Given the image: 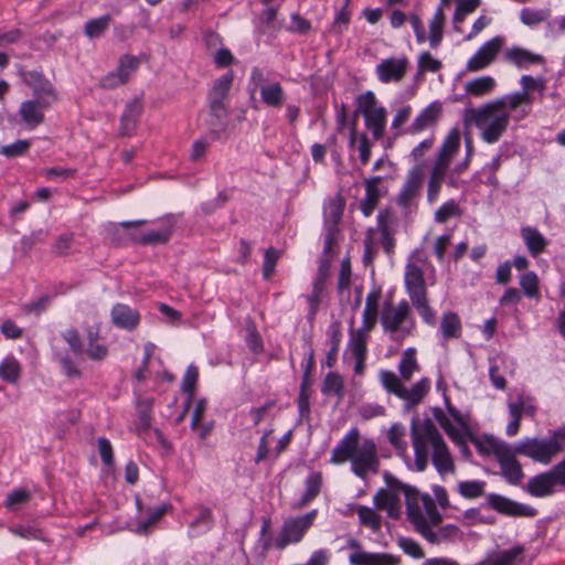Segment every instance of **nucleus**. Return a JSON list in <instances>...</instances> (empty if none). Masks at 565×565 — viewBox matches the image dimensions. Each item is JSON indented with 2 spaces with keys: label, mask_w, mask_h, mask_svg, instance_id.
<instances>
[{
  "label": "nucleus",
  "mask_w": 565,
  "mask_h": 565,
  "mask_svg": "<svg viewBox=\"0 0 565 565\" xmlns=\"http://www.w3.org/2000/svg\"><path fill=\"white\" fill-rule=\"evenodd\" d=\"M523 100L526 97L507 95L479 107L466 108L462 115L463 125L476 126L484 142L495 143L508 130L511 118L520 121L529 115V109L520 108V102Z\"/></svg>",
  "instance_id": "obj_1"
},
{
  "label": "nucleus",
  "mask_w": 565,
  "mask_h": 565,
  "mask_svg": "<svg viewBox=\"0 0 565 565\" xmlns=\"http://www.w3.org/2000/svg\"><path fill=\"white\" fill-rule=\"evenodd\" d=\"M460 149V132L452 129L437 150L428 171L427 201L434 204L445 183L450 188H458L459 177L467 170V163L454 164Z\"/></svg>",
  "instance_id": "obj_2"
},
{
  "label": "nucleus",
  "mask_w": 565,
  "mask_h": 565,
  "mask_svg": "<svg viewBox=\"0 0 565 565\" xmlns=\"http://www.w3.org/2000/svg\"><path fill=\"white\" fill-rule=\"evenodd\" d=\"M412 438L415 450V466L418 471H424L428 466L429 455L433 465L441 475L455 472V462L450 451L430 420L412 425Z\"/></svg>",
  "instance_id": "obj_3"
},
{
  "label": "nucleus",
  "mask_w": 565,
  "mask_h": 565,
  "mask_svg": "<svg viewBox=\"0 0 565 565\" xmlns=\"http://www.w3.org/2000/svg\"><path fill=\"white\" fill-rule=\"evenodd\" d=\"M351 462L352 471L366 479L370 473H377L380 460L376 446L372 439L360 440V431L352 428L332 450L331 462L340 465Z\"/></svg>",
  "instance_id": "obj_4"
},
{
  "label": "nucleus",
  "mask_w": 565,
  "mask_h": 565,
  "mask_svg": "<svg viewBox=\"0 0 565 565\" xmlns=\"http://www.w3.org/2000/svg\"><path fill=\"white\" fill-rule=\"evenodd\" d=\"M406 511L408 520L422 535L428 527L438 526L443 520L433 498L415 488L406 492Z\"/></svg>",
  "instance_id": "obj_5"
},
{
  "label": "nucleus",
  "mask_w": 565,
  "mask_h": 565,
  "mask_svg": "<svg viewBox=\"0 0 565 565\" xmlns=\"http://www.w3.org/2000/svg\"><path fill=\"white\" fill-rule=\"evenodd\" d=\"M405 286L409 299L419 313L428 324H434L436 316L434 310L428 303L427 288L424 280V273L420 267L413 263H408L405 269Z\"/></svg>",
  "instance_id": "obj_6"
},
{
  "label": "nucleus",
  "mask_w": 565,
  "mask_h": 565,
  "mask_svg": "<svg viewBox=\"0 0 565 565\" xmlns=\"http://www.w3.org/2000/svg\"><path fill=\"white\" fill-rule=\"evenodd\" d=\"M484 451L495 457L501 468V475L510 484H519L523 480L524 473L515 457L518 454L515 447L495 438H488L484 443Z\"/></svg>",
  "instance_id": "obj_7"
},
{
  "label": "nucleus",
  "mask_w": 565,
  "mask_h": 565,
  "mask_svg": "<svg viewBox=\"0 0 565 565\" xmlns=\"http://www.w3.org/2000/svg\"><path fill=\"white\" fill-rule=\"evenodd\" d=\"M270 73L260 67H254L250 72L248 92L253 99L258 92L262 102L270 108L278 109L282 107L286 95L281 84L277 81H270Z\"/></svg>",
  "instance_id": "obj_8"
},
{
  "label": "nucleus",
  "mask_w": 565,
  "mask_h": 565,
  "mask_svg": "<svg viewBox=\"0 0 565 565\" xmlns=\"http://www.w3.org/2000/svg\"><path fill=\"white\" fill-rule=\"evenodd\" d=\"M381 323L395 340L408 335L414 328L408 302L402 301L396 306L386 303L381 313Z\"/></svg>",
  "instance_id": "obj_9"
},
{
  "label": "nucleus",
  "mask_w": 565,
  "mask_h": 565,
  "mask_svg": "<svg viewBox=\"0 0 565 565\" xmlns=\"http://www.w3.org/2000/svg\"><path fill=\"white\" fill-rule=\"evenodd\" d=\"M234 82L233 72H227L216 78L209 90V108L212 118L211 125L214 127L223 126L228 115L226 100Z\"/></svg>",
  "instance_id": "obj_10"
},
{
  "label": "nucleus",
  "mask_w": 565,
  "mask_h": 565,
  "mask_svg": "<svg viewBox=\"0 0 565 565\" xmlns=\"http://www.w3.org/2000/svg\"><path fill=\"white\" fill-rule=\"evenodd\" d=\"M386 483L385 489H380L374 495V504L379 510H383L392 519H398L402 513L401 493L406 497L407 490L413 487L402 483L390 472L384 473Z\"/></svg>",
  "instance_id": "obj_11"
},
{
  "label": "nucleus",
  "mask_w": 565,
  "mask_h": 565,
  "mask_svg": "<svg viewBox=\"0 0 565 565\" xmlns=\"http://www.w3.org/2000/svg\"><path fill=\"white\" fill-rule=\"evenodd\" d=\"M380 380L385 390L406 402L407 407H412L422 402L429 391L430 383L427 379H422L412 388H406L397 375L391 371H382Z\"/></svg>",
  "instance_id": "obj_12"
},
{
  "label": "nucleus",
  "mask_w": 565,
  "mask_h": 565,
  "mask_svg": "<svg viewBox=\"0 0 565 565\" xmlns=\"http://www.w3.org/2000/svg\"><path fill=\"white\" fill-rule=\"evenodd\" d=\"M356 104L358 111L364 116L366 127L372 130L374 138H382L386 124V110L377 105L374 93L366 92L360 95Z\"/></svg>",
  "instance_id": "obj_13"
},
{
  "label": "nucleus",
  "mask_w": 565,
  "mask_h": 565,
  "mask_svg": "<svg viewBox=\"0 0 565 565\" xmlns=\"http://www.w3.org/2000/svg\"><path fill=\"white\" fill-rule=\"evenodd\" d=\"M515 451L535 462L548 465L558 455V447L550 438H525L515 445Z\"/></svg>",
  "instance_id": "obj_14"
},
{
  "label": "nucleus",
  "mask_w": 565,
  "mask_h": 565,
  "mask_svg": "<svg viewBox=\"0 0 565 565\" xmlns=\"http://www.w3.org/2000/svg\"><path fill=\"white\" fill-rule=\"evenodd\" d=\"M147 223L146 220L127 221L119 224H110L108 231L113 234L117 233L118 227L129 231L131 239L142 245H159L166 244L171 235V228L168 227L162 231H149L147 233H138L136 230Z\"/></svg>",
  "instance_id": "obj_15"
},
{
  "label": "nucleus",
  "mask_w": 565,
  "mask_h": 565,
  "mask_svg": "<svg viewBox=\"0 0 565 565\" xmlns=\"http://www.w3.org/2000/svg\"><path fill=\"white\" fill-rule=\"evenodd\" d=\"M316 515L317 511L312 510L302 516L287 520L284 523L280 536L276 541V545L279 548H284L290 543L299 542L306 531L312 525Z\"/></svg>",
  "instance_id": "obj_16"
},
{
  "label": "nucleus",
  "mask_w": 565,
  "mask_h": 565,
  "mask_svg": "<svg viewBox=\"0 0 565 565\" xmlns=\"http://www.w3.org/2000/svg\"><path fill=\"white\" fill-rule=\"evenodd\" d=\"M488 504L499 513L516 516V518H531L535 516L537 511L530 505L515 502L507 497L491 493L487 497Z\"/></svg>",
  "instance_id": "obj_17"
},
{
  "label": "nucleus",
  "mask_w": 565,
  "mask_h": 565,
  "mask_svg": "<svg viewBox=\"0 0 565 565\" xmlns=\"http://www.w3.org/2000/svg\"><path fill=\"white\" fill-rule=\"evenodd\" d=\"M424 180V167L418 163L407 173L403 188L397 196V202L403 207H408L419 195Z\"/></svg>",
  "instance_id": "obj_18"
},
{
  "label": "nucleus",
  "mask_w": 565,
  "mask_h": 565,
  "mask_svg": "<svg viewBox=\"0 0 565 565\" xmlns=\"http://www.w3.org/2000/svg\"><path fill=\"white\" fill-rule=\"evenodd\" d=\"M409 67V61L406 56L390 57L383 60L376 65V74L379 79L384 83H398L405 77Z\"/></svg>",
  "instance_id": "obj_19"
},
{
  "label": "nucleus",
  "mask_w": 565,
  "mask_h": 565,
  "mask_svg": "<svg viewBox=\"0 0 565 565\" xmlns=\"http://www.w3.org/2000/svg\"><path fill=\"white\" fill-rule=\"evenodd\" d=\"M349 546L356 550L350 555L352 565H398L399 558L385 553H367L360 551V543L355 539L349 541Z\"/></svg>",
  "instance_id": "obj_20"
},
{
  "label": "nucleus",
  "mask_w": 565,
  "mask_h": 565,
  "mask_svg": "<svg viewBox=\"0 0 565 565\" xmlns=\"http://www.w3.org/2000/svg\"><path fill=\"white\" fill-rule=\"evenodd\" d=\"M24 83L32 89L34 98L46 100L54 104L57 100V94L52 83L43 74L32 71L23 74Z\"/></svg>",
  "instance_id": "obj_21"
},
{
  "label": "nucleus",
  "mask_w": 565,
  "mask_h": 565,
  "mask_svg": "<svg viewBox=\"0 0 565 565\" xmlns=\"http://www.w3.org/2000/svg\"><path fill=\"white\" fill-rule=\"evenodd\" d=\"M503 42L504 40L502 36H495L483 44L468 61V71L476 72L487 67L502 49Z\"/></svg>",
  "instance_id": "obj_22"
},
{
  "label": "nucleus",
  "mask_w": 565,
  "mask_h": 565,
  "mask_svg": "<svg viewBox=\"0 0 565 565\" xmlns=\"http://www.w3.org/2000/svg\"><path fill=\"white\" fill-rule=\"evenodd\" d=\"M53 104L36 98L24 100L20 105L19 114L21 120L29 127L35 128L43 124L44 111Z\"/></svg>",
  "instance_id": "obj_23"
},
{
  "label": "nucleus",
  "mask_w": 565,
  "mask_h": 565,
  "mask_svg": "<svg viewBox=\"0 0 565 565\" xmlns=\"http://www.w3.org/2000/svg\"><path fill=\"white\" fill-rule=\"evenodd\" d=\"M111 322L120 329L132 331L140 322V315L136 309L130 308L124 303H117L113 307Z\"/></svg>",
  "instance_id": "obj_24"
},
{
  "label": "nucleus",
  "mask_w": 565,
  "mask_h": 565,
  "mask_svg": "<svg viewBox=\"0 0 565 565\" xmlns=\"http://www.w3.org/2000/svg\"><path fill=\"white\" fill-rule=\"evenodd\" d=\"M394 222V215L387 210L381 211L377 215V226L381 233V244L387 254H391L394 248V238L392 233V225Z\"/></svg>",
  "instance_id": "obj_25"
},
{
  "label": "nucleus",
  "mask_w": 565,
  "mask_h": 565,
  "mask_svg": "<svg viewBox=\"0 0 565 565\" xmlns=\"http://www.w3.org/2000/svg\"><path fill=\"white\" fill-rule=\"evenodd\" d=\"M555 484L547 472L540 473L529 480L526 491L537 498L547 497L554 493Z\"/></svg>",
  "instance_id": "obj_26"
},
{
  "label": "nucleus",
  "mask_w": 565,
  "mask_h": 565,
  "mask_svg": "<svg viewBox=\"0 0 565 565\" xmlns=\"http://www.w3.org/2000/svg\"><path fill=\"white\" fill-rule=\"evenodd\" d=\"M441 114V105L438 102L428 105L409 127L412 134H417L437 121Z\"/></svg>",
  "instance_id": "obj_27"
},
{
  "label": "nucleus",
  "mask_w": 565,
  "mask_h": 565,
  "mask_svg": "<svg viewBox=\"0 0 565 565\" xmlns=\"http://www.w3.org/2000/svg\"><path fill=\"white\" fill-rule=\"evenodd\" d=\"M142 104L138 98H135L127 104L126 109L121 116L120 135L129 136L136 128L137 120L141 114Z\"/></svg>",
  "instance_id": "obj_28"
},
{
  "label": "nucleus",
  "mask_w": 565,
  "mask_h": 565,
  "mask_svg": "<svg viewBox=\"0 0 565 565\" xmlns=\"http://www.w3.org/2000/svg\"><path fill=\"white\" fill-rule=\"evenodd\" d=\"M381 177H373L365 181L366 195L361 203V210L365 216H370L377 205L381 196L379 184L381 183Z\"/></svg>",
  "instance_id": "obj_29"
},
{
  "label": "nucleus",
  "mask_w": 565,
  "mask_h": 565,
  "mask_svg": "<svg viewBox=\"0 0 565 565\" xmlns=\"http://www.w3.org/2000/svg\"><path fill=\"white\" fill-rule=\"evenodd\" d=\"M505 58L520 68L527 67L531 64H540L544 62L542 55L534 54L521 47H512L508 50L505 52Z\"/></svg>",
  "instance_id": "obj_30"
},
{
  "label": "nucleus",
  "mask_w": 565,
  "mask_h": 565,
  "mask_svg": "<svg viewBox=\"0 0 565 565\" xmlns=\"http://www.w3.org/2000/svg\"><path fill=\"white\" fill-rule=\"evenodd\" d=\"M521 85L523 90L513 93L512 95H520L526 97V100L520 102V108H526L533 102L531 92L540 90L543 92L545 89V82L542 78H534L530 75H524L521 78Z\"/></svg>",
  "instance_id": "obj_31"
},
{
  "label": "nucleus",
  "mask_w": 565,
  "mask_h": 565,
  "mask_svg": "<svg viewBox=\"0 0 565 565\" xmlns=\"http://www.w3.org/2000/svg\"><path fill=\"white\" fill-rule=\"evenodd\" d=\"M521 234L527 250L532 256H537L544 250L546 239L536 228L524 227L522 228Z\"/></svg>",
  "instance_id": "obj_32"
},
{
  "label": "nucleus",
  "mask_w": 565,
  "mask_h": 565,
  "mask_svg": "<svg viewBox=\"0 0 565 565\" xmlns=\"http://www.w3.org/2000/svg\"><path fill=\"white\" fill-rule=\"evenodd\" d=\"M495 85L493 77L482 76L467 82L465 90L476 97H482L490 94L494 89Z\"/></svg>",
  "instance_id": "obj_33"
},
{
  "label": "nucleus",
  "mask_w": 565,
  "mask_h": 565,
  "mask_svg": "<svg viewBox=\"0 0 565 565\" xmlns=\"http://www.w3.org/2000/svg\"><path fill=\"white\" fill-rule=\"evenodd\" d=\"M344 210V201L341 198L331 200L324 209V218L328 230L335 231Z\"/></svg>",
  "instance_id": "obj_34"
},
{
  "label": "nucleus",
  "mask_w": 565,
  "mask_h": 565,
  "mask_svg": "<svg viewBox=\"0 0 565 565\" xmlns=\"http://www.w3.org/2000/svg\"><path fill=\"white\" fill-rule=\"evenodd\" d=\"M458 527L456 525H446L439 527L437 531H434V527H428L427 531L423 533V536L430 543L439 544L444 541L450 540L458 534Z\"/></svg>",
  "instance_id": "obj_35"
},
{
  "label": "nucleus",
  "mask_w": 565,
  "mask_h": 565,
  "mask_svg": "<svg viewBox=\"0 0 565 565\" xmlns=\"http://www.w3.org/2000/svg\"><path fill=\"white\" fill-rule=\"evenodd\" d=\"M440 329L444 338H458L461 331L459 317L454 312L444 313L440 322Z\"/></svg>",
  "instance_id": "obj_36"
},
{
  "label": "nucleus",
  "mask_w": 565,
  "mask_h": 565,
  "mask_svg": "<svg viewBox=\"0 0 565 565\" xmlns=\"http://www.w3.org/2000/svg\"><path fill=\"white\" fill-rule=\"evenodd\" d=\"M444 24L445 13L443 12V8L438 7L429 24V42L431 47H436L440 43L443 38Z\"/></svg>",
  "instance_id": "obj_37"
},
{
  "label": "nucleus",
  "mask_w": 565,
  "mask_h": 565,
  "mask_svg": "<svg viewBox=\"0 0 565 565\" xmlns=\"http://www.w3.org/2000/svg\"><path fill=\"white\" fill-rule=\"evenodd\" d=\"M110 17L103 15L86 22L84 33L89 39H97L109 28Z\"/></svg>",
  "instance_id": "obj_38"
},
{
  "label": "nucleus",
  "mask_w": 565,
  "mask_h": 565,
  "mask_svg": "<svg viewBox=\"0 0 565 565\" xmlns=\"http://www.w3.org/2000/svg\"><path fill=\"white\" fill-rule=\"evenodd\" d=\"M508 408L512 420L507 426V435L513 437L520 430L521 418L523 415V399L520 397L518 402L509 403Z\"/></svg>",
  "instance_id": "obj_39"
},
{
  "label": "nucleus",
  "mask_w": 565,
  "mask_h": 565,
  "mask_svg": "<svg viewBox=\"0 0 565 565\" xmlns=\"http://www.w3.org/2000/svg\"><path fill=\"white\" fill-rule=\"evenodd\" d=\"M280 25L277 22V9L268 7L259 15V29L264 34L274 33L279 30Z\"/></svg>",
  "instance_id": "obj_40"
},
{
  "label": "nucleus",
  "mask_w": 565,
  "mask_h": 565,
  "mask_svg": "<svg viewBox=\"0 0 565 565\" xmlns=\"http://www.w3.org/2000/svg\"><path fill=\"white\" fill-rule=\"evenodd\" d=\"M418 369L414 349H407L403 353L402 361L399 362L398 370L401 376L405 381H409L413 373Z\"/></svg>",
  "instance_id": "obj_41"
},
{
  "label": "nucleus",
  "mask_w": 565,
  "mask_h": 565,
  "mask_svg": "<svg viewBox=\"0 0 565 565\" xmlns=\"http://www.w3.org/2000/svg\"><path fill=\"white\" fill-rule=\"evenodd\" d=\"M21 367L14 358H7L0 364V377L9 383H17L20 377Z\"/></svg>",
  "instance_id": "obj_42"
},
{
  "label": "nucleus",
  "mask_w": 565,
  "mask_h": 565,
  "mask_svg": "<svg viewBox=\"0 0 565 565\" xmlns=\"http://www.w3.org/2000/svg\"><path fill=\"white\" fill-rule=\"evenodd\" d=\"M366 340L367 335L351 331L349 341V351L354 359H365L366 356Z\"/></svg>",
  "instance_id": "obj_43"
},
{
  "label": "nucleus",
  "mask_w": 565,
  "mask_h": 565,
  "mask_svg": "<svg viewBox=\"0 0 565 565\" xmlns=\"http://www.w3.org/2000/svg\"><path fill=\"white\" fill-rule=\"evenodd\" d=\"M322 478L319 472H312L306 480V492L302 497L301 504L305 505L313 500L320 492Z\"/></svg>",
  "instance_id": "obj_44"
},
{
  "label": "nucleus",
  "mask_w": 565,
  "mask_h": 565,
  "mask_svg": "<svg viewBox=\"0 0 565 565\" xmlns=\"http://www.w3.org/2000/svg\"><path fill=\"white\" fill-rule=\"evenodd\" d=\"M461 215V210L455 200L447 201L435 212V221L437 223H446L451 217Z\"/></svg>",
  "instance_id": "obj_45"
},
{
  "label": "nucleus",
  "mask_w": 565,
  "mask_h": 565,
  "mask_svg": "<svg viewBox=\"0 0 565 565\" xmlns=\"http://www.w3.org/2000/svg\"><path fill=\"white\" fill-rule=\"evenodd\" d=\"M484 481H462L459 483L458 489L462 497L467 499H476L484 493Z\"/></svg>",
  "instance_id": "obj_46"
},
{
  "label": "nucleus",
  "mask_w": 565,
  "mask_h": 565,
  "mask_svg": "<svg viewBox=\"0 0 565 565\" xmlns=\"http://www.w3.org/2000/svg\"><path fill=\"white\" fill-rule=\"evenodd\" d=\"M480 6V0H459L457 10L454 17L455 28L458 30L459 24L463 22L465 18L473 12Z\"/></svg>",
  "instance_id": "obj_47"
},
{
  "label": "nucleus",
  "mask_w": 565,
  "mask_h": 565,
  "mask_svg": "<svg viewBox=\"0 0 565 565\" xmlns=\"http://www.w3.org/2000/svg\"><path fill=\"white\" fill-rule=\"evenodd\" d=\"M97 333L88 332V347L86 349V354L89 359L95 361H102L107 356V348L97 342Z\"/></svg>",
  "instance_id": "obj_48"
},
{
  "label": "nucleus",
  "mask_w": 565,
  "mask_h": 565,
  "mask_svg": "<svg viewBox=\"0 0 565 565\" xmlns=\"http://www.w3.org/2000/svg\"><path fill=\"white\" fill-rule=\"evenodd\" d=\"M520 285L523 292L530 298H539V278L535 273L527 271L521 276Z\"/></svg>",
  "instance_id": "obj_49"
},
{
  "label": "nucleus",
  "mask_w": 565,
  "mask_h": 565,
  "mask_svg": "<svg viewBox=\"0 0 565 565\" xmlns=\"http://www.w3.org/2000/svg\"><path fill=\"white\" fill-rule=\"evenodd\" d=\"M139 58L132 55H124L118 63L117 70L121 74V77L126 81H129L130 76L138 70L139 67Z\"/></svg>",
  "instance_id": "obj_50"
},
{
  "label": "nucleus",
  "mask_w": 565,
  "mask_h": 565,
  "mask_svg": "<svg viewBox=\"0 0 565 565\" xmlns=\"http://www.w3.org/2000/svg\"><path fill=\"white\" fill-rule=\"evenodd\" d=\"M30 141L18 140L11 145H4L0 147V153L6 158H15L23 156L30 149Z\"/></svg>",
  "instance_id": "obj_51"
},
{
  "label": "nucleus",
  "mask_w": 565,
  "mask_h": 565,
  "mask_svg": "<svg viewBox=\"0 0 565 565\" xmlns=\"http://www.w3.org/2000/svg\"><path fill=\"white\" fill-rule=\"evenodd\" d=\"M358 514L362 524L370 526L375 531L381 527V518L371 508L360 507L358 510Z\"/></svg>",
  "instance_id": "obj_52"
},
{
  "label": "nucleus",
  "mask_w": 565,
  "mask_h": 565,
  "mask_svg": "<svg viewBox=\"0 0 565 565\" xmlns=\"http://www.w3.org/2000/svg\"><path fill=\"white\" fill-rule=\"evenodd\" d=\"M441 68V62L433 57L429 52H424L418 57V74L425 72H438Z\"/></svg>",
  "instance_id": "obj_53"
},
{
  "label": "nucleus",
  "mask_w": 565,
  "mask_h": 565,
  "mask_svg": "<svg viewBox=\"0 0 565 565\" xmlns=\"http://www.w3.org/2000/svg\"><path fill=\"white\" fill-rule=\"evenodd\" d=\"M199 379V370L195 365L188 366L182 380V390L189 393V397L194 396V388Z\"/></svg>",
  "instance_id": "obj_54"
},
{
  "label": "nucleus",
  "mask_w": 565,
  "mask_h": 565,
  "mask_svg": "<svg viewBox=\"0 0 565 565\" xmlns=\"http://www.w3.org/2000/svg\"><path fill=\"white\" fill-rule=\"evenodd\" d=\"M168 507L166 504L160 505L156 508L153 511L150 512L149 518L145 521H141L138 524L137 532L138 533H147L148 530L153 526L167 512Z\"/></svg>",
  "instance_id": "obj_55"
},
{
  "label": "nucleus",
  "mask_w": 565,
  "mask_h": 565,
  "mask_svg": "<svg viewBox=\"0 0 565 565\" xmlns=\"http://www.w3.org/2000/svg\"><path fill=\"white\" fill-rule=\"evenodd\" d=\"M548 14L546 10L524 9L521 12V20L526 25H534L546 20Z\"/></svg>",
  "instance_id": "obj_56"
},
{
  "label": "nucleus",
  "mask_w": 565,
  "mask_h": 565,
  "mask_svg": "<svg viewBox=\"0 0 565 565\" xmlns=\"http://www.w3.org/2000/svg\"><path fill=\"white\" fill-rule=\"evenodd\" d=\"M351 263L349 258H345L341 262L340 273L338 277V290L342 292L343 290L349 289L351 284Z\"/></svg>",
  "instance_id": "obj_57"
},
{
  "label": "nucleus",
  "mask_w": 565,
  "mask_h": 565,
  "mask_svg": "<svg viewBox=\"0 0 565 565\" xmlns=\"http://www.w3.org/2000/svg\"><path fill=\"white\" fill-rule=\"evenodd\" d=\"M405 435V429L401 424H394L391 426L388 430V440L390 443L398 450L406 449V443L403 441V437Z\"/></svg>",
  "instance_id": "obj_58"
},
{
  "label": "nucleus",
  "mask_w": 565,
  "mask_h": 565,
  "mask_svg": "<svg viewBox=\"0 0 565 565\" xmlns=\"http://www.w3.org/2000/svg\"><path fill=\"white\" fill-rule=\"evenodd\" d=\"M323 289H324L323 285H320L319 282H313L312 292H311V295H309L307 297V300H308L309 307H310V311H309L310 318H313L318 311Z\"/></svg>",
  "instance_id": "obj_59"
},
{
  "label": "nucleus",
  "mask_w": 565,
  "mask_h": 565,
  "mask_svg": "<svg viewBox=\"0 0 565 565\" xmlns=\"http://www.w3.org/2000/svg\"><path fill=\"white\" fill-rule=\"evenodd\" d=\"M342 387V379L335 373H329L324 379L322 391L324 394H339Z\"/></svg>",
  "instance_id": "obj_60"
},
{
  "label": "nucleus",
  "mask_w": 565,
  "mask_h": 565,
  "mask_svg": "<svg viewBox=\"0 0 565 565\" xmlns=\"http://www.w3.org/2000/svg\"><path fill=\"white\" fill-rule=\"evenodd\" d=\"M398 545L407 555L414 558H423L424 552L418 543L413 540L402 537L398 540Z\"/></svg>",
  "instance_id": "obj_61"
},
{
  "label": "nucleus",
  "mask_w": 565,
  "mask_h": 565,
  "mask_svg": "<svg viewBox=\"0 0 565 565\" xmlns=\"http://www.w3.org/2000/svg\"><path fill=\"white\" fill-rule=\"evenodd\" d=\"M279 258V253L275 248L270 247L265 253V262H264V277L266 279L270 278L275 271L276 263Z\"/></svg>",
  "instance_id": "obj_62"
},
{
  "label": "nucleus",
  "mask_w": 565,
  "mask_h": 565,
  "mask_svg": "<svg viewBox=\"0 0 565 565\" xmlns=\"http://www.w3.org/2000/svg\"><path fill=\"white\" fill-rule=\"evenodd\" d=\"M124 84H126V81L121 77V74L119 73V71L117 68H116V71L110 72L109 74L104 76L99 83L100 87H103L105 89H114Z\"/></svg>",
  "instance_id": "obj_63"
},
{
  "label": "nucleus",
  "mask_w": 565,
  "mask_h": 565,
  "mask_svg": "<svg viewBox=\"0 0 565 565\" xmlns=\"http://www.w3.org/2000/svg\"><path fill=\"white\" fill-rule=\"evenodd\" d=\"M547 473L556 486L565 487V459L555 465Z\"/></svg>",
  "instance_id": "obj_64"
}]
</instances>
